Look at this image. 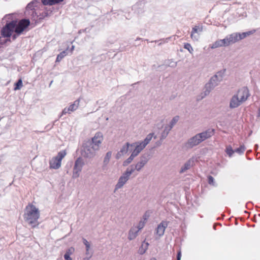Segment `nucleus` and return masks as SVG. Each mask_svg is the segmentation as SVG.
Wrapping results in <instances>:
<instances>
[{
	"instance_id": "1",
	"label": "nucleus",
	"mask_w": 260,
	"mask_h": 260,
	"mask_svg": "<svg viewBox=\"0 0 260 260\" xmlns=\"http://www.w3.org/2000/svg\"><path fill=\"white\" fill-rule=\"evenodd\" d=\"M214 133L213 129H208L199 133L189 138L184 144V147L187 149L192 148L201 143L211 137Z\"/></svg>"
},
{
	"instance_id": "2",
	"label": "nucleus",
	"mask_w": 260,
	"mask_h": 260,
	"mask_svg": "<svg viewBox=\"0 0 260 260\" xmlns=\"http://www.w3.org/2000/svg\"><path fill=\"white\" fill-rule=\"evenodd\" d=\"M98 149V136L96 134L91 139L85 141L81 150V155L85 157H93Z\"/></svg>"
},
{
	"instance_id": "3",
	"label": "nucleus",
	"mask_w": 260,
	"mask_h": 260,
	"mask_svg": "<svg viewBox=\"0 0 260 260\" xmlns=\"http://www.w3.org/2000/svg\"><path fill=\"white\" fill-rule=\"evenodd\" d=\"M249 96L250 94L248 88L245 87L241 88L231 99L230 108L231 109L237 108L245 102Z\"/></svg>"
},
{
	"instance_id": "4",
	"label": "nucleus",
	"mask_w": 260,
	"mask_h": 260,
	"mask_svg": "<svg viewBox=\"0 0 260 260\" xmlns=\"http://www.w3.org/2000/svg\"><path fill=\"white\" fill-rule=\"evenodd\" d=\"M40 213L38 208L32 205L26 207L24 218L30 225L34 228L39 225L38 219Z\"/></svg>"
},
{
	"instance_id": "5",
	"label": "nucleus",
	"mask_w": 260,
	"mask_h": 260,
	"mask_svg": "<svg viewBox=\"0 0 260 260\" xmlns=\"http://www.w3.org/2000/svg\"><path fill=\"white\" fill-rule=\"evenodd\" d=\"M224 72L220 71L212 77L210 81L205 85V95H207L222 80Z\"/></svg>"
},
{
	"instance_id": "6",
	"label": "nucleus",
	"mask_w": 260,
	"mask_h": 260,
	"mask_svg": "<svg viewBox=\"0 0 260 260\" xmlns=\"http://www.w3.org/2000/svg\"><path fill=\"white\" fill-rule=\"evenodd\" d=\"M153 135V133H150L147 135L146 137L143 141H138L132 144L131 146L135 147V149L132 152L137 156L149 143L150 141L152 140Z\"/></svg>"
},
{
	"instance_id": "7",
	"label": "nucleus",
	"mask_w": 260,
	"mask_h": 260,
	"mask_svg": "<svg viewBox=\"0 0 260 260\" xmlns=\"http://www.w3.org/2000/svg\"><path fill=\"white\" fill-rule=\"evenodd\" d=\"M30 21L28 19H23L20 20L13 31L15 34L11 35L12 40H15L28 27Z\"/></svg>"
},
{
	"instance_id": "8",
	"label": "nucleus",
	"mask_w": 260,
	"mask_h": 260,
	"mask_svg": "<svg viewBox=\"0 0 260 260\" xmlns=\"http://www.w3.org/2000/svg\"><path fill=\"white\" fill-rule=\"evenodd\" d=\"M134 171L135 169L132 166L128 168L126 171L119 178L118 182L115 186V189H118L122 188L128 180L131 175Z\"/></svg>"
},
{
	"instance_id": "9",
	"label": "nucleus",
	"mask_w": 260,
	"mask_h": 260,
	"mask_svg": "<svg viewBox=\"0 0 260 260\" xmlns=\"http://www.w3.org/2000/svg\"><path fill=\"white\" fill-rule=\"evenodd\" d=\"M66 155L65 150H62L58 153L57 156L53 157L49 162L50 168L57 169L61 166V160Z\"/></svg>"
},
{
	"instance_id": "10",
	"label": "nucleus",
	"mask_w": 260,
	"mask_h": 260,
	"mask_svg": "<svg viewBox=\"0 0 260 260\" xmlns=\"http://www.w3.org/2000/svg\"><path fill=\"white\" fill-rule=\"evenodd\" d=\"M18 22L16 20H13L7 23L1 30L2 36L5 38L10 37L12 35V33L17 26Z\"/></svg>"
},
{
	"instance_id": "11",
	"label": "nucleus",
	"mask_w": 260,
	"mask_h": 260,
	"mask_svg": "<svg viewBox=\"0 0 260 260\" xmlns=\"http://www.w3.org/2000/svg\"><path fill=\"white\" fill-rule=\"evenodd\" d=\"M84 165V162L81 158H78L75 162L73 173V177L74 178L79 177L80 172L81 171Z\"/></svg>"
},
{
	"instance_id": "12",
	"label": "nucleus",
	"mask_w": 260,
	"mask_h": 260,
	"mask_svg": "<svg viewBox=\"0 0 260 260\" xmlns=\"http://www.w3.org/2000/svg\"><path fill=\"white\" fill-rule=\"evenodd\" d=\"M149 159L148 155L146 154L143 155L140 157V160L135 165V167L133 166H132L135 169V170H136L138 171H140L147 163Z\"/></svg>"
},
{
	"instance_id": "13",
	"label": "nucleus",
	"mask_w": 260,
	"mask_h": 260,
	"mask_svg": "<svg viewBox=\"0 0 260 260\" xmlns=\"http://www.w3.org/2000/svg\"><path fill=\"white\" fill-rule=\"evenodd\" d=\"M224 40L227 46L236 43L239 41L237 32H234L228 35L224 38Z\"/></svg>"
},
{
	"instance_id": "14",
	"label": "nucleus",
	"mask_w": 260,
	"mask_h": 260,
	"mask_svg": "<svg viewBox=\"0 0 260 260\" xmlns=\"http://www.w3.org/2000/svg\"><path fill=\"white\" fill-rule=\"evenodd\" d=\"M203 31V27L200 26H195L192 28L191 33V38L194 41H198L200 34Z\"/></svg>"
},
{
	"instance_id": "15",
	"label": "nucleus",
	"mask_w": 260,
	"mask_h": 260,
	"mask_svg": "<svg viewBox=\"0 0 260 260\" xmlns=\"http://www.w3.org/2000/svg\"><path fill=\"white\" fill-rule=\"evenodd\" d=\"M168 225V221H162L160 224L158 225L156 230V234L159 237L162 236Z\"/></svg>"
},
{
	"instance_id": "16",
	"label": "nucleus",
	"mask_w": 260,
	"mask_h": 260,
	"mask_svg": "<svg viewBox=\"0 0 260 260\" xmlns=\"http://www.w3.org/2000/svg\"><path fill=\"white\" fill-rule=\"evenodd\" d=\"M226 46L224 38L223 39L217 40L210 46V48L212 49Z\"/></svg>"
},
{
	"instance_id": "17",
	"label": "nucleus",
	"mask_w": 260,
	"mask_h": 260,
	"mask_svg": "<svg viewBox=\"0 0 260 260\" xmlns=\"http://www.w3.org/2000/svg\"><path fill=\"white\" fill-rule=\"evenodd\" d=\"M131 144H130L129 143H126L125 144H124L123 146H122V148H121L120 151L118 152V153L116 154V158L118 159L122 155H123L124 154H125L128 150L129 146H131Z\"/></svg>"
},
{
	"instance_id": "18",
	"label": "nucleus",
	"mask_w": 260,
	"mask_h": 260,
	"mask_svg": "<svg viewBox=\"0 0 260 260\" xmlns=\"http://www.w3.org/2000/svg\"><path fill=\"white\" fill-rule=\"evenodd\" d=\"M138 228H136V227L132 228L128 232V239L129 240H134L138 236Z\"/></svg>"
},
{
	"instance_id": "19",
	"label": "nucleus",
	"mask_w": 260,
	"mask_h": 260,
	"mask_svg": "<svg viewBox=\"0 0 260 260\" xmlns=\"http://www.w3.org/2000/svg\"><path fill=\"white\" fill-rule=\"evenodd\" d=\"M193 165V160L189 159L181 167L180 173H184L189 169Z\"/></svg>"
},
{
	"instance_id": "20",
	"label": "nucleus",
	"mask_w": 260,
	"mask_h": 260,
	"mask_svg": "<svg viewBox=\"0 0 260 260\" xmlns=\"http://www.w3.org/2000/svg\"><path fill=\"white\" fill-rule=\"evenodd\" d=\"M255 30H252L250 31H248L247 32H242V33L237 32L239 41L245 38L247 36L252 35L253 34H254L255 32Z\"/></svg>"
},
{
	"instance_id": "21",
	"label": "nucleus",
	"mask_w": 260,
	"mask_h": 260,
	"mask_svg": "<svg viewBox=\"0 0 260 260\" xmlns=\"http://www.w3.org/2000/svg\"><path fill=\"white\" fill-rule=\"evenodd\" d=\"M63 0H42V2L44 5L52 6L55 4L59 3Z\"/></svg>"
},
{
	"instance_id": "22",
	"label": "nucleus",
	"mask_w": 260,
	"mask_h": 260,
	"mask_svg": "<svg viewBox=\"0 0 260 260\" xmlns=\"http://www.w3.org/2000/svg\"><path fill=\"white\" fill-rule=\"evenodd\" d=\"M79 103H80L79 100H77L74 102V103L71 104L69 107V109L70 112L75 111V110H76L78 109L79 105Z\"/></svg>"
},
{
	"instance_id": "23",
	"label": "nucleus",
	"mask_w": 260,
	"mask_h": 260,
	"mask_svg": "<svg viewBox=\"0 0 260 260\" xmlns=\"http://www.w3.org/2000/svg\"><path fill=\"white\" fill-rule=\"evenodd\" d=\"M179 119V116H175L173 118V119L171 120V121L170 122L169 124L167 125V126H168L170 129H172V128L174 127V126L177 123Z\"/></svg>"
},
{
	"instance_id": "24",
	"label": "nucleus",
	"mask_w": 260,
	"mask_h": 260,
	"mask_svg": "<svg viewBox=\"0 0 260 260\" xmlns=\"http://www.w3.org/2000/svg\"><path fill=\"white\" fill-rule=\"evenodd\" d=\"M149 244L147 242H143L141 247L139 248V252L141 254H143L147 249Z\"/></svg>"
},
{
	"instance_id": "25",
	"label": "nucleus",
	"mask_w": 260,
	"mask_h": 260,
	"mask_svg": "<svg viewBox=\"0 0 260 260\" xmlns=\"http://www.w3.org/2000/svg\"><path fill=\"white\" fill-rule=\"evenodd\" d=\"M171 130V129L166 125L161 134L160 139L161 140L165 139L167 137Z\"/></svg>"
},
{
	"instance_id": "26",
	"label": "nucleus",
	"mask_w": 260,
	"mask_h": 260,
	"mask_svg": "<svg viewBox=\"0 0 260 260\" xmlns=\"http://www.w3.org/2000/svg\"><path fill=\"white\" fill-rule=\"evenodd\" d=\"M166 66L171 67L175 68L177 66V63L173 59H168L165 61Z\"/></svg>"
},
{
	"instance_id": "27",
	"label": "nucleus",
	"mask_w": 260,
	"mask_h": 260,
	"mask_svg": "<svg viewBox=\"0 0 260 260\" xmlns=\"http://www.w3.org/2000/svg\"><path fill=\"white\" fill-rule=\"evenodd\" d=\"M68 54L67 50L60 52L57 56L56 62H59L60 60Z\"/></svg>"
},
{
	"instance_id": "28",
	"label": "nucleus",
	"mask_w": 260,
	"mask_h": 260,
	"mask_svg": "<svg viewBox=\"0 0 260 260\" xmlns=\"http://www.w3.org/2000/svg\"><path fill=\"white\" fill-rule=\"evenodd\" d=\"M137 155H135L134 153H132L131 156L123 162V166H126L128 165L129 164H130L132 160L134 159V158L136 157Z\"/></svg>"
},
{
	"instance_id": "29",
	"label": "nucleus",
	"mask_w": 260,
	"mask_h": 260,
	"mask_svg": "<svg viewBox=\"0 0 260 260\" xmlns=\"http://www.w3.org/2000/svg\"><path fill=\"white\" fill-rule=\"evenodd\" d=\"M111 156L112 152L111 151H109L106 153L104 160V165L106 166L109 163V161L111 157Z\"/></svg>"
},
{
	"instance_id": "30",
	"label": "nucleus",
	"mask_w": 260,
	"mask_h": 260,
	"mask_svg": "<svg viewBox=\"0 0 260 260\" xmlns=\"http://www.w3.org/2000/svg\"><path fill=\"white\" fill-rule=\"evenodd\" d=\"M22 86V81L21 79H19L18 81L15 83L14 90H19Z\"/></svg>"
},
{
	"instance_id": "31",
	"label": "nucleus",
	"mask_w": 260,
	"mask_h": 260,
	"mask_svg": "<svg viewBox=\"0 0 260 260\" xmlns=\"http://www.w3.org/2000/svg\"><path fill=\"white\" fill-rule=\"evenodd\" d=\"M37 3V2H32L30 3H29L27 6H26V11H29V10H30V11H32L34 9V8H35V4Z\"/></svg>"
},
{
	"instance_id": "32",
	"label": "nucleus",
	"mask_w": 260,
	"mask_h": 260,
	"mask_svg": "<svg viewBox=\"0 0 260 260\" xmlns=\"http://www.w3.org/2000/svg\"><path fill=\"white\" fill-rule=\"evenodd\" d=\"M83 243L86 246V254L88 255V254H89V248H90L89 243L85 239H83Z\"/></svg>"
},
{
	"instance_id": "33",
	"label": "nucleus",
	"mask_w": 260,
	"mask_h": 260,
	"mask_svg": "<svg viewBox=\"0 0 260 260\" xmlns=\"http://www.w3.org/2000/svg\"><path fill=\"white\" fill-rule=\"evenodd\" d=\"M184 48L187 49L190 53H192L193 49L191 47V45L189 43H186L184 44Z\"/></svg>"
},
{
	"instance_id": "34",
	"label": "nucleus",
	"mask_w": 260,
	"mask_h": 260,
	"mask_svg": "<svg viewBox=\"0 0 260 260\" xmlns=\"http://www.w3.org/2000/svg\"><path fill=\"white\" fill-rule=\"evenodd\" d=\"M245 150V148L244 146L241 145L239 148L235 149V152H236L239 154H242L244 152Z\"/></svg>"
},
{
	"instance_id": "35",
	"label": "nucleus",
	"mask_w": 260,
	"mask_h": 260,
	"mask_svg": "<svg viewBox=\"0 0 260 260\" xmlns=\"http://www.w3.org/2000/svg\"><path fill=\"white\" fill-rule=\"evenodd\" d=\"M226 152L227 154L229 155V156H231L232 154L235 152V150L234 151L231 147H228L226 148Z\"/></svg>"
},
{
	"instance_id": "36",
	"label": "nucleus",
	"mask_w": 260,
	"mask_h": 260,
	"mask_svg": "<svg viewBox=\"0 0 260 260\" xmlns=\"http://www.w3.org/2000/svg\"><path fill=\"white\" fill-rule=\"evenodd\" d=\"M145 225V222L144 221H141L139 222L138 225L137 226H135L136 228H138V230H139V231L141 230L144 227Z\"/></svg>"
},
{
	"instance_id": "37",
	"label": "nucleus",
	"mask_w": 260,
	"mask_h": 260,
	"mask_svg": "<svg viewBox=\"0 0 260 260\" xmlns=\"http://www.w3.org/2000/svg\"><path fill=\"white\" fill-rule=\"evenodd\" d=\"M208 183L209 184L212 185L213 186L215 185V183L214 182V179L213 177L211 176H209L208 177Z\"/></svg>"
},
{
	"instance_id": "38",
	"label": "nucleus",
	"mask_w": 260,
	"mask_h": 260,
	"mask_svg": "<svg viewBox=\"0 0 260 260\" xmlns=\"http://www.w3.org/2000/svg\"><path fill=\"white\" fill-rule=\"evenodd\" d=\"M70 111L69 110V107H66L65 108H64V109L62 110V113H61V115L60 116H61L62 115H64V114H66L67 113H70Z\"/></svg>"
},
{
	"instance_id": "39",
	"label": "nucleus",
	"mask_w": 260,
	"mask_h": 260,
	"mask_svg": "<svg viewBox=\"0 0 260 260\" xmlns=\"http://www.w3.org/2000/svg\"><path fill=\"white\" fill-rule=\"evenodd\" d=\"M74 248L73 247H70V248H69L67 251H66V253L67 254H69V255H71L72 254V253L74 252Z\"/></svg>"
},
{
	"instance_id": "40",
	"label": "nucleus",
	"mask_w": 260,
	"mask_h": 260,
	"mask_svg": "<svg viewBox=\"0 0 260 260\" xmlns=\"http://www.w3.org/2000/svg\"><path fill=\"white\" fill-rule=\"evenodd\" d=\"M64 258L66 260H72L70 257V255L67 254L66 253L64 255Z\"/></svg>"
},
{
	"instance_id": "41",
	"label": "nucleus",
	"mask_w": 260,
	"mask_h": 260,
	"mask_svg": "<svg viewBox=\"0 0 260 260\" xmlns=\"http://www.w3.org/2000/svg\"><path fill=\"white\" fill-rule=\"evenodd\" d=\"M177 258V260H180L181 259V252L180 251H179L178 253Z\"/></svg>"
},
{
	"instance_id": "42",
	"label": "nucleus",
	"mask_w": 260,
	"mask_h": 260,
	"mask_svg": "<svg viewBox=\"0 0 260 260\" xmlns=\"http://www.w3.org/2000/svg\"><path fill=\"white\" fill-rule=\"evenodd\" d=\"M48 16V13L44 12L42 13V17H47Z\"/></svg>"
},
{
	"instance_id": "43",
	"label": "nucleus",
	"mask_w": 260,
	"mask_h": 260,
	"mask_svg": "<svg viewBox=\"0 0 260 260\" xmlns=\"http://www.w3.org/2000/svg\"><path fill=\"white\" fill-rule=\"evenodd\" d=\"M101 137H102V136H101ZM102 140H103V138H102L101 139H100V135L99 134V141H98L99 144L100 143H101V141H102Z\"/></svg>"
},
{
	"instance_id": "44",
	"label": "nucleus",
	"mask_w": 260,
	"mask_h": 260,
	"mask_svg": "<svg viewBox=\"0 0 260 260\" xmlns=\"http://www.w3.org/2000/svg\"><path fill=\"white\" fill-rule=\"evenodd\" d=\"M74 49V46H72L71 48V52H72Z\"/></svg>"
},
{
	"instance_id": "45",
	"label": "nucleus",
	"mask_w": 260,
	"mask_h": 260,
	"mask_svg": "<svg viewBox=\"0 0 260 260\" xmlns=\"http://www.w3.org/2000/svg\"><path fill=\"white\" fill-rule=\"evenodd\" d=\"M150 260H156V259L155 258H152Z\"/></svg>"
},
{
	"instance_id": "46",
	"label": "nucleus",
	"mask_w": 260,
	"mask_h": 260,
	"mask_svg": "<svg viewBox=\"0 0 260 260\" xmlns=\"http://www.w3.org/2000/svg\"><path fill=\"white\" fill-rule=\"evenodd\" d=\"M10 16V14H9V15H6V16H5V17H8V16H9V17Z\"/></svg>"
},
{
	"instance_id": "47",
	"label": "nucleus",
	"mask_w": 260,
	"mask_h": 260,
	"mask_svg": "<svg viewBox=\"0 0 260 260\" xmlns=\"http://www.w3.org/2000/svg\"><path fill=\"white\" fill-rule=\"evenodd\" d=\"M140 39H141L140 38H137V39L136 40V41L139 40H140Z\"/></svg>"
},
{
	"instance_id": "48",
	"label": "nucleus",
	"mask_w": 260,
	"mask_h": 260,
	"mask_svg": "<svg viewBox=\"0 0 260 260\" xmlns=\"http://www.w3.org/2000/svg\"><path fill=\"white\" fill-rule=\"evenodd\" d=\"M52 82H53V81H51V82H50V85L51 84H52Z\"/></svg>"
}]
</instances>
